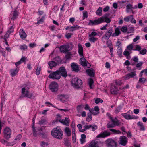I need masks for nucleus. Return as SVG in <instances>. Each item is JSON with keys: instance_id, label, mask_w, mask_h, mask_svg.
Masks as SVG:
<instances>
[{"instance_id": "nucleus-1", "label": "nucleus", "mask_w": 147, "mask_h": 147, "mask_svg": "<svg viewBox=\"0 0 147 147\" xmlns=\"http://www.w3.org/2000/svg\"><path fill=\"white\" fill-rule=\"evenodd\" d=\"M111 21V20L107 16L104 15L94 20H90L88 24L92 26L98 25L105 22L109 23Z\"/></svg>"}, {"instance_id": "nucleus-2", "label": "nucleus", "mask_w": 147, "mask_h": 147, "mask_svg": "<svg viewBox=\"0 0 147 147\" xmlns=\"http://www.w3.org/2000/svg\"><path fill=\"white\" fill-rule=\"evenodd\" d=\"M51 135L54 138L58 139L62 138L63 132L59 127L55 128L51 131Z\"/></svg>"}, {"instance_id": "nucleus-3", "label": "nucleus", "mask_w": 147, "mask_h": 147, "mask_svg": "<svg viewBox=\"0 0 147 147\" xmlns=\"http://www.w3.org/2000/svg\"><path fill=\"white\" fill-rule=\"evenodd\" d=\"M82 84V80L80 79H78L77 78H74L72 79L71 81L72 86L76 88H80Z\"/></svg>"}, {"instance_id": "nucleus-4", "label": "nucleus", "mask_w": 147, "mask_h": 147, "mask_svg": "<svg viewBox=\"0 0 147 147\" xmlns=\"http://www.w3.org/2000/svg\"><path fill=\"white\" fill-rule=\"evenodd\" d=\"M107 127L108 128L110 129L109 130L112 132L113 134H120L121 133V132L119 130H117L114 129H112V128L115 127L112 122H109L107 124Z\"/></svg>"}, {"instance_id": "nucleus-5", "label": "nucleus", "mask_w": 147, "mask_h": 147, "mask_svg": "<svg viewBox=\"0 0 147 147\" xmlns=\"http://www.w3.org/2000/svg\"><path fill=\"white\" fill-rule=\"evenodd\" d=\"M130 112L131 113H132V112L130 110H129L127 113H122L121 115L123 116L124 118L127 120L137 119L138 118L137 117H136L133 115H131L129 114V113H130Z\"/></svg>"}, {"instance_id": "nucleus-6", "label": "nucleus", "mask_w": 147, "mask_h": 147, "mask_svg": "<svg viewBox=\"0 0 147 147\" xmlns=\"http://www.w3.org/2000/svg\"><path fill=\"white\" fill-rule=\"evenodd\" d=\"M11 129L8 127H5L3 129L4 136L6 139H8L11 137Z\"/></svg>"}, {"instance_id": "nucleus-7", "label": "nucleus", "mask_w": 147, "mask_h": 147, "mask_svg": "<svg viewBox=\"0 0 147 147\" xmlns=\"http://www.w3.org/2000/svg\"><path fill=\"white\" fill-rule=\"evenodd\" d=\"M106 146L107 147H117V144L115 141L113 139L109 138L105 142Z\"/></svg>"}, {"instance_id": "nucleus-8", "label": "nucleus", "mask_w": 147, "mask_h": 147, "mask_svg": "<svg viewBox=\"0 0 147 147\" xmlns=\"http://www.w3.org/2000/svg\"><path fill=\"white\" fill-rule=\"evenodd\" d=\"M139 59L138 57L136 56H134L131 59V63L128 60H126L124 63L126 65L128 66L130 65V63L132 66L135 65L136 63L138 61Z\"/></svg>"}, {"instance_id": "nucleus-9", "label": "nucleus", "mask_w": 147, "mask_h": 147, "mask_svg": "<svg viewBox=\"0 0 147 147\" xmlns=\"http://www.w3.org/2000/svg\"><path fill=\"white\" fill-rule=\"evenodd\" d=\"M22 94L23 97H27L29 98H31L32 96V94L30 93L28 89L25 87H23L22 88ZM22 97V96H21L20 97Z\"/></svg>"}, {"instance_id": "nucleus-10", "label": "nucleus", "mask_w": 147, "mask_h": 147, "mask_svg": "<svg viewBox=\"0 0 147 147\" xmlns=\"http://www.w3.org/2000/svg\"><path fill=\"white\" fill-rule=\"evenodd\" d=\"M113 32V27H110L107 30V31L105 33V35L103 36L102 38L105 40H107L111 36H112Z\"/></svg>"}, {"instance_id": "nucleus-11", "label": "nucleus", "mask_w": 147, "mask_h": 147, "mask_svg": "<svg viewBox=\"0 0 147 147\" xmlns=\"http://www.w3.org/2000/svg\"><path fill=\"white\" fill-rule=\"evenodd\" d=\"M48 77L50 79L58 80L60 78L61 75L60 73H59V71L57 70L56 71L51 73Z\"/></svg>"}, {"instance_id": "nucleus-12", "label": "nucleus", "mask_w": 147, "mask_h": 147, "mask_svg": "<svg viewBox=\"0 0 147 147\" xmlns=\"http://www.w3.org/2000/svg\"><path fill=\"white\" fill-rule=\"evenodd\" d=\"M49 88L52 92H56L58 90V85L56 82H53L50 84Z\"/></svg>"}, {"instance_id": "nucleus-13", "label": "nucleus", "mask_w": 147, "mask_h": 147, "mask_svg": "<svg viewBox=\"0 0 147 147\" xmlns=\"http://www.w3.org/2000/svg\"><path fill=\"white\" fill-rule=\"evenodd\" d=\"M80 62L81 65L84 67L87 66V67L90 68V64L84 57H82L80 59Z\"/></svg>"}, {"instance_id": "nucleus-14", "label": "nucleus", "mask_w": 147, "mask_h": 147, "mask_svg": "<svg viewBox=\"0 0 147 147\" xmlns=\"http://www.w3.org/2000/svg\"><path fill=\"white\" fill-rule=\"evenodd\" d=\"M90 112L94 115H96L99 113V109L98 106H96L94 109H90Z\"/></svg>"}, {"instance_id": "nucleus-15", "label": "nucleus", "mask_w": 147, "mask_h": 147, "mask_svg": "<svg viewBox=\"0 0 147 147\" xmlns=\"http://www.w3.org/2000/svg\"><path fill=\"white\" fill-rule=\"evenodd\" d=\"M111 133L108 131H105L102 132H101L97 136V138H105L110 136Z\"/></svg>"}, {"instance_id": "nucleus-16", "label": "nucleus", "mask_w": 147, "mask_h": 147, "mask_svg": "<svg viewBox=\"0 0 147 147\" xmlns=\"http://www.w3.org/2000/svg\"><path fill=\"white\" fill-rule=\"evenodd\" d=\"M128 139L125 136H121L119 143L122 145L125 146L127 142Z\"/></svg>"}, {"instance_id": "nucleus-17", "label": "nucleus", "mask_w": 147, "mask_h": 147, "mask_svg": "<svg viewBox=\"0 0 147 147\" xmlns=\"http://www.w3.org/2000/svg\"><path fill=\"white\" fill-rule=\"evenodd\" d=\"M119 89L115 84H113L111 86L110 91L113 94H117L119 90Z\"/></svg>"}, {"instance_id": "nucleus-18", "label": "nucleus", "mask_w": 147, "mask_h": 147, "mask_svg": "<svg viewBox=\"0 0 147 147\" xmlns=\"http://www.w3.org/2000/svg\"><path fill=\"white\" fill-rule=\"evenodd\" d=\"M136 75V71L131 72L127 74L123 77L124 79L125 80H127L131 78H134Z\"/></svg>"}, {"instance_id": "nucleus-19", "label": "nucleus", "mask_w": 147, "mask_h": 147, "mask_svg": "<svg viewBox=\"0 0 147 147\" xmlns=\"http://www.w3.org/2000/svg\"><path fill=\"white\" fill-rule=\"evenodd\" d=\"M69 46L67 45H64L61 46L59 47V49L61 52L65 53L69 50Z\"/></svg>"}, {"instance_id": "nucleus-20", "label": "nucleus", "mask_w": 147, "mask_h": 147, "mask_svg": "<svg viewBox=\"0 0 147 147\" xmlns=\"http://www.w3.org/2000/svg\"><path fill=\"white\" fill-rule=\"evenodd\" d=\"M59 71V73H60V75H61L64 77H65L67 76V72L65 69L64 67H60L59 70H57Z\"/></svg>"}, {"instance_id": "nucleus-21", "label": "nucleus", "mask_w": 147, "mask_h": 147, "mask_svg": "<svg viewBox=\"0 0 147 147\" xmlns=\"http://www.w3.org/2000/svg\"><path fill=\"white\" fill-rule=\"evenodd\" d=\"M58 98L60 100L63 102L66 101L69 98V96L67 95L61 94L58 96Z\"/></svg>"}, {"instance_id": "nucleus-22", "label": "nucleus", "mask_w": 147, "mask_h": 147, "mask_svg": "<svg viewBox=\"0 0 147 147\" xmlns=\"http://www.w3.org/2000/svg\"><path fill=\"white\" fill-rule=\"evenodd\" d=\"M58 120L59 122H61L63 125H65L67 126L69 125V120L68 118L66 117L64 119L60 118Z\"/></svg>"}, {"instance_id": "nucleus-23", "label": "nucleus", "mask_w": 147, "mask_h": 147, "mask_svg": "<svg viewBox=\"0 0 147 147\" xmlns=\"http://www.w3.org/2000/svg\"><path fill=\"white\" fill-rule=\"evenodd\" d=\"M71 67L73 71L78 72L79 70V66L78 65L75 63H71Z\"/></svg>"}, {"instance_id": "nucleus-24", "label": "nucleus", "mask_w": 147, "mask_h": 147, "mask_svg": "<svg viewBox=\"0 0 147 147\" xmlns=\"http://www.w3.org/2000/svg\"><path fill=\"white\" fill-rule=\"evenodd\" d=\"M78 52L79 55L81 57L83 56V48L80 43L78 44Z\"/></svg>"}, {"instance_id": "nucleus-25", "label": "nucleus", "mask_w": 147, "mask_h": 147, "mask_svg": "<svg viewBox=\"0 0 147 147\" xmlns=\"http://www.w3.org/2000/svg\"><path fill=\"white\" fill-rule=\"evenodd\" d=\"M20 38L22 39H25L26 36V34L23 29H20L19 32Z\"/></svg>"}, {"instance_id": "nucleus-26", "label": "nucleus", "mask_w": 147, "mask_h": 147, "mask_svg": "<svg viewBox=\"0 0 147 147\" xmlns=\"http://www.w3.org/2000/svg\"><path fill=\"white\" fill-rule=\"evenodd\" d=\"M86 72L90 76L92 77L94 76V72L92 68L87 69L86 71Z\"/></svg>"}, {"instance_id": "nucleus-27", "label": "nucleus", "mask_w": 147, "mask_h": 147, "mask_svg": "<svg viewBox=\"0 0 147 147\" xmlns=\"http://www.w3.org/2000/svg\"><path fill=\"white\" fill-rule=\"evenodd\" d=\"M111 120L112 122L113 123L115 126H119L120 124L119 120H118L116 117L114 119H113Z\"/></svg>"}, {"instance_id": "nucleus-28", "label": "nucleus", "mask_w": 147, "mask_h": 147, "mask_svg": "<svg viewBox=\"0 0 147 147\" xmlns=\"http://www.w3.org/2000/svg\"><path fill=\"white\" fill-rule=\"evenodd\" d=\"M19 69L17 68L15 69H11L10 70V74L12 76H15L18 73Z\"/></svg>"}, {"instance_id": "nucleus-29", "label": "nucleus", "mask_w": 147, "mask_h": 147, "mask_svg": "<svg viewBox=\"0 0 147 147\" xmlns=\"http://www.w3.org/2000/svg\"><path fill=\"white\" fill-rule=\"evenodd\" d=\"M120 33L121 32L120 30V28L118 27H117L115 29V32L112 34V37L117 36L120 34Z\"/></svg>"}, {"instance_id": "nucleus-30", "label": "nucleus", "mask_w": 147, "mask_h": 147, "mask_svg": "<svg viewBox=\"0 0 147 147\" xmlns=\"http://www.w3.org/2000/svg\"><path fill=\"white\" fill-rule=\"evenodd\" d=\"M21 137L22 136L21 134H19L18 135L15 139L13 142H12L9 146H11L14 144L16 143V141H18L21 138Z\"/></svg>"}, {"instance_id": "nucleus-31", "label": "nucleus", "mask_w": 147, "mask_h": 147, "mask_svg": "<svg viewBox=\"0 0 147 147\" xmlns=\"http://www.w3.org/2000/svg\"><path fill=\"white\" fill-rule=\"evenodd\" d=\"M48 64L51 69L57 65V63L54 61H50L48 63Z\"/></svg>"}, {"instance_id": "nucleus-32", "label": "nucleus", "mask_w": 147, "mask_h": 147, "mask_svg": "<svg viewBox=\"0 0 147 147\" xmlns=\"http://www.w3.org/2000/svg\"><path fill=\"white\" fill-rule=\"evenodd\" d=\"M64 131L65 132L67 136H70L71 134V130L68 127H66L64 129Z\"/></svg>"}, {"instance_id": "nucleus-33", "label": "nucleus", "mask_w": 147, "mask_h": 147, "mask_svg": "<svg viewBox=\"0 0 147 147\" xmlns=\"http://www.w3.org/2000/svg\"><path fill=\"white\" fill-rule=\"evenodd\" d=\"M90 147H99L98 142L96 141H92L91 142Z\"/></svg>"}, {"instance_id": "nucleus-34", "label": "nucleus", "mask_w": 147, "mask_h": 147, "mask_svg": "<svg viewBox=\"0 0 147 147\" xmlns=\"http://www.w3.org/2000/svg\"><path fill=\"white\" fill-rule=\"evenodd\" d=\"M18 14V13L17 11H15L11 15V19L13 20H15L17 17Z\"/></svg>"}, {"instance_id": "nucleus-35", "label": "nucleus", "mask_w": 147, "mask_h": 147, "mask_svg": "<svg viewBox=\"0 0 147 147\" xmlns=\"http://www.w3.org/2000/svg\"><path fill=\"white\" fill-rule=\"evenodd\" d=\"M81 138L80 139V142L81 144H83L86 142V136L84 134H82L81 136Z\"/></svg>"}, {"instance_id": "nucleus-36", "label": "nucleus", "mask_w": 147, "mask_h": 147, "mask_svg": "<svg viewBox=\"0 0 147 147\" xmlns=\"http://www.w3.org/2000/svg\"><path fill=\"white\" fill-rule=\"evenodd\" d=\"M80 27L78 25L71 26L69 28L70 31H73L80 29Z\"/></svg>"}, {"instance_id": "nucleus-37", "label": "nucleus", "mask_w": 147, "mask_h": 147, "mask_svg": "<svg viewBox=\"0 0 147 147\" xmlns=\"http://www.w3.org/2000/svg\"><path fill=\"white\" fill-rule=\"evenodd\" d=\"M64 144L67 147H71V143L67 139H65L64 140Z\"/></svg>"}, {"instance_id": "nucleus-38", "label": "nucleus", "mask_w": 147, "mask_h": 147, "mask_svg": "<svg viewBox=\"0 0 147 147\" xmlns=\"http://www.w3.org/2000/svg\"><path fill=\"white\" fill-rule=\"evenodd\" d=\"M143 63H144L143 61L139 62L136 64V67L138 68L139 70H141L142 68V66L143 64Z\"/></svg>"}, {"instance_id": "nucleus-39", "label": "nucleus", "mask_w": 147, "mask_h": 147, "mask_svg": "<svg viewBox=\"0 0 147 147\" xmlns=\"http://www.w3.org/2000/svg\"><path fill=\"white\" fill-rule=\"evenodd\" d=\"M106 44L107 47L110 49H113L112 47V43L110 40H109L107 41Z\"/></svg>"}, {"instance_id": "nucleus-40", "label": "nucleus", "mask_w": 147, "mask_h": 147, "mask_svg": "<svg viewBox=\"0 0 147 147\" xmlns=\"http://www.w3.org/2000/svg\"><path fill=\"white\" fill-rule=\"evenodd\" d=\"M137 125L139 126V127L141 130L144 131L145 130V128L143 125L142 123L139 122L138 123Z\"/></svg>"}, {"instance_id": "nucleus-41", "label": "nucleus", "mask_w": 147, "mask_h": 147, "mask_svg": "<svg viewBox=\"0 0 147 147\" xmlns=\"http://www.w3.org/2000/svg\"><path fill=\"white\" fill-rule=\"evenodd\" d=\"M90 129L93 131L96 130L98 128L97 126L95 124H92L90 125Z\"/></svg>"}, {"instance_id": "nucleus-42", "label": "nucleus", "mask_w": 147, "mask_h": 147, "mask_svg": "<svg viewBox=\"0 0 147 147\" xmlns=\"http://www.w3.org/2000/svg\"><path fill=\"white\" fill-rule=\"evenodd\" d=\"M102 8L101 7H100L98 9L96 10V13L98 16H101L102 15Z\"/></svg>"}, {"instance_id": "nucleus-43", "label": "nucleus", "mask_w": 147, "mask_h": 147, "mask_svg": "<svg viewBox=\"0 0 147 147\" xmlns=\"http://www.w3.org/2000/svg\"><path fill=\"white\" fill-rule=\"evenodd\" d=\"M94 82L92 79L90 78L89 80L88 84L90 89H92L93 87L92 85L93 84Z\"/></svg>"}, {"instance_id": "nucleus-44", "label": "nucleus", "mask_w": 147, "mask_h": 147, "mask_svg": "<svg viewBox=\"0 0 147 147\" xmlns=\"http://www.w3.org/2000/svg\"><path fill=\"white\" fill-rule=\"evenodd\" d=\"M90 38H89V40L92 42L94 43L98 40V38L96 37H89Z\"/></svg>"}, {"instance_id": "nucleus-45", "label": "nucleus", "mask_w": 147, "mask_h": 147, "mask_svg": "<svg viewBox=\"0 0 147 147\" xmlns=\"http://www.w3.org/2000/svg\"><path fill=\"white\" fill-rule=\"evenodd\" d=\"M126 8L127 12H128L129 10H132L134 8L131 4H129L127 5Z\"/></svg>"}, {"instance_id": "nucleus-46", "label": "nucleus", "mask_w": 147, "mask_h": 147, "mask_svg": "<svg viewBox=\"0 0 147 147\" xmlns=\"http://www.w3.org/2000/svg\"><path fill=\"white\" fill-rule=\"evenodd\" d=\"M32 128V131L34 136L35 137H37L38 135V131H39L38 129L36 131L35 128Z\"/></svg>"}, {"instance_id": "nucleus-47", "label": "nucleus", "mask_w": 147, "mask_h": 147, "mask_svg": "<svg viewBox=\"0 0 147 147\" xmlns=\"http://www.w3.org/2000/svg\"><path fill=\"white\" fill-rule=\"evenodd\" d=\"M132 18L133 15H131L126 17L124 18V20L125 22H128L130 20L131 18L132 19Z\"/></svg>"}, {"instance_id": "nucleus-48", "label": "nucleus", "mask_w": 147, "mask_h": 147, "mask_svg": "<svg viewBox=\"0 0 147 147\" xmlns=\"http://www.w3.org/2000/svg\"><path fill=\"white\" fill-rule=\"evenodd\" d=\"M116 46L117 47V49L122 48V44L121 42L119 41L116 42Z\"/></svg>"}, {"instance_id": "nucleus-49", "label": "nucleus", "mask_w": 147, "mask_h": 147, "mask_svg": "<svg viewBox=\"0 0 147 147\" xmlns=\"http://www.w3.org/2000/svg\"><path fill=\"white\" fill-rule=\"evenodd\" d=\"M77 127L80 132H83L85 131V130L83 129L82 128V125L81 124H78L77 125Z\"/></svg>"}, {"instance_id": "nucleus-50", "label": "nucleus", "mask_w": 147, "mask_h": 147, "mask_svg": "<svg viewBox=\"0 0 147 147\" xmlns=\"http://www.w3.org/2000/svg\"><path fill=\"white\" fill-rule=\"evenodd\" d=\"M20 49L24 51L27 49V47L25 44L21 45L20 47Z\"/></svg>"}, {"instance_id": "nucleus-51", "label": "nucleus", "mask_w": 147, "mask_h": 147, "mask_svg": "<svg viewBox=\"0 0 147 147\" xmlns=\"http://www.w3.org/2000/svg\"><path fill=\"white\" fill-rule=\"evenodd\" d=\"M97 35H98V34L95 31H93L91 32V34L89 35V36L94 37Z\"/></svg>"}, {"instance_id": "nucleus-52", "label": "nucleus", "mask_w": 147, "mask_h": 147, "mask_svg": "<svg viewBox=\"0 0 147 147\" xmlns=\"http://www.w3.org/2000/svg\"><path fill=\"white\" fill-rule=\"evenodd\" d=\"M45 16H43L37 22V24H42L45 19Z\"/></svg>"}, {"instance_id": "nucleus-53", "label": "nucleus", "mask_w": 147, "mask_h": 147, "mask_svg": "<svg viewBox=\"0 0 147 147\" xmlns=\"http://www.w3.org/2000/svg\"><path fill=\"white\" fill-rule=\"evenodd\" d=\"M146 80V79L144 78H142L139 79L138 83L140 82L143 84L144 83Z\"/></svg>"}, {"instance_id": "nucleus-54", "label": "nucleus", "mask_w": 147, "mask_h": 147, "mask_svg": "<svg viewBox=\"0 0 147 147\" xmlns=\"http://www.w3.org/2000/svg\"><path fill=\"white\" fill-rule=\"evenodd\" d=\"M121 109V108L120 107H117L115 110V113L116 114H117L120 111Z\"/></svg>"}, {"instance_id": "nucleus-55", "label": "nucleus", "mask_w": 147, "mask_h": 147, "mask_svg": "<svg viewBox=\"0 0 147 147\" xmlns=\"http://www.w3.org/2000/svg\"><path fill=\"white\" fill-rule=\"evenodd\" d=\"M121 30L123 32L125 33L127 31V27L126 26H123L121 28Z\"/></svg>"}, {"instance_id": "nucleus-56", "label": "nucleus", "mask_w": 147, "mask_h": 147, "mask_svg": "<svg viewBox=\"0 0 147 147\" xmlns=\"http://www.w3.org/2000/svg\"><path fill=\"white\" fill-rule=\"evenodd\" d=\"M147 52V50L145 49H144L142 50H141L139 52L140 54L142 55L146 54Z\"/></svg>"}, {"instance_id": "nucleus-57", "label": "nucleus", "mask_w": 147, "mask_h": 147, "mask_svg": "<svg viewBox=\"0 0 147 147\" xmlns=\"http://www.w3.org/2000/svg\"><path fill=\"white\" fill-rule=\"evenodd\" d=\"M82 106L81 105H79L77 107V109L78 112L79 113L82 110Z\"/></svg>"}, {"instance_id": "nucleus-58", "label": "nucleus", "mask_w": 147, "mask_h": 147, "mask_svg": "<svg viewBox=\"0 0 147 147\" xmlns=\"http://www.w3.org/2000/svg\"><path fill=\"white\" fill-rule=\"evenodd\" d=\"M141 49L142 48L139 45H136L135 46V49L134 50L140 52Z\"/></svg>"}, {"instance_id": "nucleus-59", "label": "nucleus", "mask_w": 147, "mask_h": 147, "mask_svg": "<svg viewBox=\"0 0 147 147\" xmlns=\"http://www.w3.org/2000/svg\"><path fill=\"white\" fill-rule=\"evenodd\" d=\"M103 102V100L99 98H97L95 100V102L96 104H98L99 102L102 103Z\"/></svg>"}, {"instance_id": "nucleus-60", "label": "nucleus", "mask_w": 147, "mask_h": 147, "mask_svg": "<svg viewBox=\"0 0 147 147\" xmlns=\"http://www.w3.org/2000/svg\"><path fill=\"white\" fill-rule=\"evenodd\" d=\"M41 68L40 67H37L36 70V73L37 75H39L40 74V71H41Z\"/></svg>"}, {"instance_id": "nucleus-61", "label": "nucleus", "mask_w": 147, "mask_h": 147, "mask_svg": "<svg viewBox=\"0 0 147 147\" xmlns=\"http://www.w3.org/2000/svg\"><path fill=\"white\" fill-rule=\"evenodd\" d=\"M115 83L116 84V85L120 86L122 84V82L121 81H117L116 80L115 82Z\"/></svg>"}, {"instance_id": "nucleus-62", "label": "nucleus", "mask_w": 147, "mask_h": 147, "mask_svg": "<svg viewBox=\"0 0 147 147\" xmlns=\"http://www.w3.org/2000/svg\"><path fill=\"white\" fill-rule=\"evenodd\" d=\"M117 53L118 55L119 56H120L121 55L122 52V48L121 49H117Z\"/></svg>"}, {"instance_id": "nucleus-63", "label": "nucleus", "mask_w": 147, "mask_h": 147, "mask_svg": "<svg viewBox=\"0 0 147 147\" xmlns=\"http://www.w3.org/2000/svg\"><path fill=\"white\" fill-rule=\"evenodd\" d=\"M13 26H11V27L9 28L7 32L9 33V34H10L11 33L13 32Z\"/></svg>"}, {"instance_id": "nucleus-64", "label": "nucleus", "mask_w": 147, "mask_h": 147, "mask_svg": "<svg viewBox=\"0 0 147 147\" xmlns=\"http://www.w3.org/2000/svg\"><path fill=\"white\" fill-rule=\"evenodd\" d=\"M133 146L134 147H140V146L139 144L135 142L134 143Z\"/></svg>"}]
</instances>
